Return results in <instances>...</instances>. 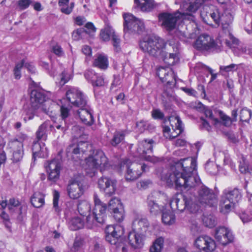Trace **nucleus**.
<instances>
[{"label": "nucleus", "mask_w": 252, "mask_h": 252, "mask_svg": "<svg viewBox=\"0 0 252 252\" xmlns=\"http://www.w3.org/2000/svg\"><path fill=\"white\" fill-rule=\"evenodd\" d=\"M176 35L181 40L184 42H187L188 39L189 37V34L188 32L184 31H182L179 29L176 31Z\"/></svg>", "instance_id": "nucleus-54"}, {"label": "nucleus", "mask_w": 252, "mask_h": 252, "mask_svg": "<svg viewBox=\"0 0 252 252\" xmlns=\"http://www.w3.org/2000/svg\"><path fill=\"white\" fill-rule=\"evenodd\" d=\"M191 197L193 199V202L195 200L201 204L209 206H215L218 202L217 195L214 191L204 185L198 189L197 194L196 196Z\"/></svg>", "instance_id": "nucleus-12"}, {"label": "nucleus", "mask_w": 252, "mask_h": 252, "mask_svg": "<svg viewBox=\"0 0 252 252\" xmlns=\"http://www.w3.org/2000/svg\"><path fill=\"white\" fill-rule=\"evenodd\" d=\"M241 198L240 191L236 188H227L224 189L220 202V211L226 214L229 213L235 204Z\"/></svg>", "instance_id": "nucleus-7"}, {"label": "nucleus", "mask_w": 252, "mask_h": 252, "mask_svg": "<svg viewBox=\"0 0 252 252\" xmlns=\"http://www.w3.org/2000/svg\"><path fill=\"white\" fill-rule=\"evenodd\" d=\"M125 136V134L124 131H116L114 133L113 138L111 141V144L112 145L116 146L124 139Z\"/></svg>", "instance_id": "nucleus-43"}, {"label": "nucleus", "mask_w": 252, "mask_h": 252, "mask_svg": "<svg viewBox=\"0 0 252 252\" xmlns=\"http://www.w3.org/2000/svg\"><path fill=\"white\" fill-rule=\"evenodd\" d=\"M93 86L100 87L105 84L104 78L102 75L97 74L96 78L94 80V82L92 84Z\"/></svg>", "instance_id": "nucleus-57"}, {"label": "nucleus", "mask_w": 252, "mask_h": 252, "mask_svg": "<svg viewBox=\"0 0 252 252\" xmlns=\"http://www.w3.org/2000/svg\"><path fill=\"white\" fill-rule=\"evenodd\" d=\"M134 1L143 11H150L154 6V0H134Z\"/></svg>", "instance_id": "nucleus-37"}, {"label": "nucleus", "mask_w": 252, "mask_h": 252, "mask_svg": "<svg viewBox=\"0 0 252 252\" xmlns=\"http://www.w3.org/2000/svg\"><path fill=\"white\" fill-rule=\"evenodd\" d=\"M215 237L218 242L223 245H226L234 240L232 231L225 227L217 228L216 229Z\"/></svg>", "instance_id": "nucleus-23"}, {"label": "nucleus", "mask_w": 252, "mask_h": 252, "mask_svg": "<svg viewBox=\"0 0 252 252\" xmlns=\"http://www.w3.org/2000/svg\"><path fill=\"white\" fill-rule=\"evenodd\" d=\"M94 208L93 214L87 216L86 221L84 223V225L89 229L94 228L97 223H103L106 218V204L100 200L96 193L94 194Z\"/></svg>", "instance_id": "nucleus-5"}, {"label": "nucleus", "mask_w": 252, "mask_h": 252, "mask_svg": "<svg viewBox=\"0 0 252 252\" xmlns=\"http://www.w3.org/2000/svg\"><path fill=\"white\" fill-rule=\"evenodd\" d=\"M151 184L149 180H143L137 183L136 186L139 189H147L149 186Z\"/></svg>", "instance_id": "nucleus-60"}, {"label": "nucleus", "mask_w": 252, "mask_h": 252, "mask_svg": "<svg viewBox=\"0 0 252 252\" xmlns=\"http://www.w3.org/2000/svg\"><path fill=\"white\" fill-rule=\"evenodd\" d=\"M85 169L90 177L95 175L98 170L103 173L109 170L111 167L108 158L101 150H95L93 154L85 158Z\"/></svg>", "instance_id": "nucleus-4"}, {"label": "nucleus", "mask_w": 252, "mask_h": 252, "mask_svg": "<svg viewBox=\"0 0 252 252\" xmlns=\"http://www.w3.org/2000/svg\"><path fill=\"white\" fill-rule=\"evenodd\" d=\"M93 65L102 70L106 69L108 66V60L107 57L103 54L99 55L94 60Z\"/></svg>", "instance_id": "nucleus-33"}, {"label": "nucleus", "mask_w": 252, "mask_h": 252, "mask_svg": "<svg viewBox=\"0 0 252 252\" xmlns=\"http://www.w3.org/2000/svg\"><path fill=\"white\" fill-rule=\"evenodd\" d=\"M110 213L112 215L113 218L117 222H121L124 219L125 211L124 206L117 208V210L110 212Z\"/></svg>", "instance_id": "nucleus-44"}, {"label": "nucleus", "mask_w": 252, "mask_h": 252, "mask_svg": "<svg viewBox=\"0 0 252 252\" xmlns=\"http://www.w3.org/2000/svg\"><path fill=\"white\" fill-rule=\"evenodd\" d=\"M123 18L125 33L140 34L144 30L145 27L143 21L136 18L133 15L130 13H124Z\"/></svg>", "instance_id": "nucleus-13"}, {"label": "nucleus", "mask_w": 252, "mask_h": 252, "mask_svg": "<svg viewBox=\"0 0 252 252\" xmlns=\"http://www.w3.org/2000/svg\"><path fill=\"white\" fill-rule=\"evenodd\" d=\"M84 221L78 217L72 218L68 222L69 228L72 231H76L83 227Z\"/></svg>", "instance_id": "nucleus-34"}, {"label": "nucleus", "mask_w": 252, "mask_h": 252, "mask_svg": "<svg viewBox=\"0 0 252 252\" xmlns=\"http://www.w3.org/2000/svg\"><path fill=\"white\" fill-rule=\"evenodd\" d=\"M157 199L160 200L163 204L168 202L167 196L166 194L161 191H155L148 196L147 198V205L150 213L157 215L161 211V207L156 202Z\"/></svg>", "instance_id": "nucleus-15"}, {"label": "nucleus", "mask_w": 252, "mask_h": 252, "mask_svg": "<svg viewBox=\"0 0 252 252\" xmlns=\"http://www.w3.org/2000/svg\"><path fill=\"white\" fill-rule=\"evenodd\" d=\"M222 13V11L220 9L217 7H214V9L211 10L209 14L210 16L217 26H219L220 25V20Z\"/></svg>", "instance_id": "nucleus-38"}, {"label": "nucleus", "mask_w": 252, "mask_h": 252, "mask_svg": "<svg viewBox=\"0 0 252 252\" xmlns=\"http://www.w3.org/2000/svg\"><path fill=\"white\" fill-rule=\"evenodd\" d=\"M195 245L198 249L205 252H212L216 247L214 240L206 235L198 237L195 241Z\"/></svg>", "instance_id": "nucleus-24"}, {"label": "nucleus", "mask_w": 252, "mask_h": 252, "mask_svg": "<svg viewBox=\"0 0 252 252\" xmlns=\"http://www.w3.org/2000/svg\"><path fill=\"white\" fill-rule=\"evenodd\" d=\"M59 198L60 193L57 190H55L53 192V207L55 208L56 212L59 211L58 206Z\"/></svg>", "instance_id": "nucleus-61"}, {"label": "nucleus", "mask_w": 252, "mask_h": 252, "mask_svg": "<svg viewBox=\"0 0 252 252\" xmlns=\"http://www.w3.org/2000/svg\"><path fill=\"white\" fill-rule=\"evenodd\" d=\"M170 205L173 210H177L182 212L186 209L192 212L191 208L195 204L190 191H188L183 194L178 193L173 196L170 201Z\"/></svg>", "instance_id": "nucleus-10"}, {"label": "nucleus", "mask_w": 252, "mask_h": 252, "mask_svg": "<svg viewBox=\"0 0 252 252\" xmlns=\"http://www.w3.org/2000/svg\"><path fill=\"white\" fill-rule=\"evenodd\" d=\"M171 128L168 126L163 127L164 136L169 139L177 137L183 131L182 122L178 116L170 117L169 118Z\"/></svg>", "instance_id": "nucleus-14"}, {"label": "nucleus", "mask_w": 252, "mask_h": 252, "mask_svg": "<svg viewBox=\"0 0 252 252\" xmlns=\"http://www.w3.org/2000/svg\"><path fill=\"white\" fill-rule=\"evenodd\" d=\"M31 202L34 207L40 208L44 204V196L40 192H35L31 197Z\"/></svg>", "instance_id": "nucleus-35"}, {"label": "nucleus", "mask_w": 252, "mask_h": 252, "mask_svg": "<svg viewBox=\"0 0 252 252\" xmlns=\"http://www.w3.org/2000/svg\"><path fill=\"white\" fill-rule=\"evenodd\" d=\"M52 52L59 57H63L64 55L63 50L58 44L52 46Z\"/></svg>", "instance_id": "nucleus-53"}, {"label": "nucleus", "mask_w": 252, "mask_h": 252, "mask_svg": "<svg viewBox=\"0 0 252 252\" xmlns=\"http://www.w3.org/2000/svg\"><path fill=\"white\" fill-rule=\"evenodd\" d=\"M239 65L232 63L228 65H220V71L221 73L223 72H233L235 71H236L239 68Z\"/></svg>", "instance_id": "nucleus-47"}, {"label": "nucleus", "mask_w": 252, "mask_h": 252, "mask_svg": "<svg viewBox=\"0 0 252 252\" xmlns=\"http://www.w3.org/2000/svg\"><path fill=\"white\" fill-rule=\"evenodd\" d=\"M252 112L251 110L243 108L240 112V120L243 122H248L251 118Z\"/></svg>", "instance_id": "nucleus-49"}, {"label": "nucleus", "mask_w": 252, "mask_h": 252, "mask_svg": "<svg viewBox=\"0 0 252 252\" xmlns=\"http://www.w3.org/2000/svg\"><path fill=\"white\" fill-rule=\"evenodd\" d=\"M157 74L163 83H165L164 91L169 92L176 83V76L172 69L169 68L159 67L157 71Z\"/></svg>", "instance_id": "nucleus-18"}, {"label": "nucleus", "mask_w": 252, "mask_h": 252, "mask_svg": "<svg viewBox=\"0 0 252 252\" xmlns=\"http://www.w3.org/2000/svg\"><path fill=\"white\" fill-rule=\"evenodd\" d=\"M239 168L240 171L242 173H251V171L249 168L247 159L243 155L241 156V158L239 160Z\"/></svg>", "instance_id": "nucleus-42"}, {"label": "nucleus", "mask_w": 252, "mask_h": 252, "mask_svg": "<svg viewBox=\"0 0 252 252\" xmlns=\"http://www.w3.org/2000/svg\"><path fill=\"white\" fill-rule=\"evenodd\" d=\"M52 125L49 121H46L38 127L36 132V138L38 141L40 140H46L47 139L46 131L48 127H51Z\"/></svg>", "instance_id": "nucleus-32"}, {"label": "nucleus", "mask_w": 252, "mask_h": 252, "mask_svg": "<svg viewBox=\"0 0 252 252\" xmlns=\"http://www.w3.org/2000/svg\"><path fill=\"white\" fill-rule=\"evenodd\" d=\"M113 34H116L114 30L110 25V23L107 21H105V26L101 30L100 36L104 41H108L111 37H113Z\"/></svg>", "instance_id": "nucleus-31"}, {"label": "nucleus", "mask_w": 252, "mask_h": 252, "mask_svg": "<svg viewBox=\"0 0 252 252\" xmlns=\"http://www.w3.org/2000/svg\"><path fill=\"white\" fill-rule=\"evenodd\" d=\"M136 126L139 130L141 132L144 131L145 130L151 129L154 128V126L153 125H151L147 121L144 120L138 122L136 123Z\"/></svg>", "instance_id": "nucleus-48"}, {"label": "nucleus", "mask_w": 252, "mask_h": 252, "mask_svg": "<svg viewBox=\"0 0 252 252\" xmlns=\"http://www.w3.org/2000/svg\"><path fill=\"white\" fill-rule=\"evenodd\" d=\"M206 171L211 175L216 174L219 171V167L217 164L214 162H209L205 165Z\"/></svg>", "instance_id": "nucleus-50"}, {"label": "nucleus", "mask_w": 252, "mask_h": 252, "mask_svg": "<svg viewBox=\"0 0 252 252\" xmlns=\"http://www.w3.org/2000/svg\"><path fill=\"white\" fill-rule=\"evenodd\" d=\"M97 73L92 69L87 70L84 73V76L86 80L91 84L94 82V80L96 78Z\"/></svg>", "instance_id": "nucleus-51"}, {"label": "nucleus", "mask_w": 252, "mask_h": 252, "mask_svg": "<svg viewBox=\"0 0 252 252\" xmlns=\"http://www.w3.org/2000/svg\"><path fill=\"white\" fill-rule=\"evenodd\" d=\"M117 183L115 179L103 175L98 180V187L105 195L110 196L116 191Z\"/></svg>", "instance_id": "nucleus-19"}, {"label": "nucleus", "mask_w": 252, "mask_h": 252, "mask_svg": "<svg viewBox=\"0 0 252 252\" xmlns=\"http://www.w3.org/2000/svg\"><path fill=\"white\" fill-rule=\"evenodd\" d=\"M51 94L43 90L34 89L30 94V104L33 107H38L46 114L50 112L52 100L50 99Z\"/></svg>", "instance_id": "nucleus-8"}, {"label": "nucleus", "mask_w": 252, "mask_h": 252, "mask_svg": "<svg viewBox=\"0 0 252 252\" xmlns=\"http://www.w3.org/2000/svg\"><path fill=\"white\" fill-rule=\"evenodd\" d=\"M204 114L206 117H208L212 120L214 125L217 126L218 124L220 123V121L218 119L214 118L212 111L211 109L209 108L205 109Z\"/></svg>", "instance_id": "nucleus-58"}, {"label": "nucleus", "mask_w": 252, "mask_h": 252, "mask_svg": "<svg viewBox=\"0 0 252 252\" xmlns=\"http://www.w3.org/2000/svg\"><path fill=\"white\" fill-rule=\"evenodd\" d=\"M78 211L81 216H86L90 214L91 210L90 203L86 200L80 201L78 204Z\"/></svg>", "instance_id": "nucleus-36"}, {"label": "nucleus", "mask_w": 252, "mask_h": 252, "mask_svg": "<svg viewBox=\"0 0 252 252\" xmlns=\"http://www.w3.org/2000/svg\"><path fill=\"white\" fill-rule=\"evenodd\" d=\"M31 3V0H19L18 2V6L20 10H23L28 8Z\"/></svg>", "instance_id": "nucleus-59"}, {"label": "nucleus", "mask_w": 252, "mask_h": 252, "mask_svg": "<svg viewBox=\"0 0 252 252\" xmlns=\"http://www.w3.org/2000/svg\"><path fill=\"white\" fill-rule=\"evenodd\" d=\"M164 239L162 237L157 238L150 249V252H160L163 247Z\"/></svg>", "instance_id": "nucleus-41"}, {"label": "nucleus", "mask_w": 252, "mask_h": 252, "mask_svg": "<svg viewBox=\"0 0 252 252\" xmlns=\"http://www.w3.org/2000/svg\"><path fill=\"white\" fill-rule=\"evenodd\" d=\"M220 117V119L223 122V124L226 126H230L233 122L232 119L229 116L226 115L222 111L219 112Z\"/></svg>", "instance_id": "nucleus-55"}, {"label": "nucleus", "mask_w": 252, "mask_h": 252, "mask_svg": "<svg viewBox=\"0 0 252 252\" xmlns=\"http://www.w3.org/2000/svg\"><path fill=\"white\" fill-rule=\"evenodd\" d=\"M196 160L188 157L175 163V171L170 174L168 180L174 182L177 187L191 188L199 181L196 177Z\"/></svg>", "instance_id": "nucleus-2"}, {"label": "nucleus", "mask_w": 252, "mask_h": 252, "mask_svg": "<svg viewBox=\"0 0 252 252\" xmlns=\"http://www.w3.org/2000/svg\"><path fill=\"white\" fill-rule=\"evenodd\" d=\"M72 76L68 73L65 70L63 71L61 75L60 85L63 86L67 83L71 78Z\"/></svg>", "instance_id": "nucleus-56"}, {"label": "nucleus", "mask_w": 252, "mask_h": 252, "mask_svg": "<svg viewBox=\"0 0 252 252\" xmlns=\"http://www.w3.org/2000/svg\"><path fill=\"white\" fill-rule=\"evenodd\" d=\"M162 220L164 224L171 225L175 222V216L172 212L166 211L162 213Z\"/></svg>", "instance_id": "nucleus-39"}, {"label": "nucleus", "mask_w": 252, "mask_h": 252, "mask_svg": "<svg viewBox=\"0 0 252 252\" xmlns=\"http://www.w3.org/2000/svg\"><path fill=\"white\" fill-rule=\"evenodd\" d=\"M151 113L152 117L155 119L162 120L164 117V114L158 109H153Z\"/></svg>", "instance_id": "nucleus-63"}, {"label": "nucleus", "mask_w": 252, "mask_h": 252, "mask_svg": "<svg viewBox=\"0 0 252 252\" xmlns=\"http://www.w3.org/2000/svg\"><path fill=\"white\" fill-rule=\"evenodd\" d=\"M38 109L39 108L33 107L31 104L24 105L22 113L24 121L26 122L33 119Z\"/></svg>", "instance_id": "nucleus-30"}, {"label": "nucleus", "mask_w": 252, "mask_h": 252, "mask_svg": "<svg viewBox=\"0 0 252 252\" xmlns=\"http://www.w3.org/2000/svg\"><path fill=\"white\" fill-rule=\"evenodd\" d=\"M45 167L48 174V181L51 183V185L55 184L60 177L62 168L61 161L59 159L54 158L48 161Z\"/></svg>", "instance_id": "nucleus-17"}, {"label": "nucleus", "mask_w": 252, "mask_h": 252, "mask_svg": "<svg viewBox=\"0 0 252 252\" xmlns=\"http://www.w3.org/2000/svg\"><path fill=\"white\" fill-rule=\"evenodd\" d=\"M128 240L129 245L134 249L140 248L143 245V235L135 231L129 233Z\"/></svg>", "instance_id": "nucleus-28"}, {"label": "nucleus", "mask_w": 252, "mask_h": 252, "mask_svg": "<svg viewBox=\"0 0 252 252\" xmlns=\"http://www.w3.org/2000/svg\"><path fill=\"white\" fill-rule=\"evenodd\" d=\"M69 149L74 155L84 154L88 150H92V146L85 141H79L77 145L70 146Z\"/></svg>", "instance_id": "nucleus-29"}, {"label": "nucleus", "mask_w": 252, "mask_h": 252, "mask_svg": "<svg viewBox=\"0 0 252 252\" xmlns=\"http://www.w3.org/2000/svg\"><path fill=\"white\" fill-rule=\"evenodd\" d=\"M205 0H184L181 3L180 10L173 13L164 12L158 16L163 28L168 31L174 29L177 25L186 21L194 22V14L204 4Z\"/></svg>", "instance_id": "nucleus-1"}, {"label": "nucleus", "mask_w": 252, "mask_h": 252, "mask_svg": "<svg viewBox=\"0 0 252 252\" xmlns=\"http://www.w3.org/2000/svg\"><path fill=\"white\" fill-rule=\"evenodd\" d=\"M84 245V241L83 239L79 237H76L75 238L71 251L73 252H77L83 248Z\"/></svg>", "instance_id": "nucleus-46"}, {"label": "nucleus", "mask_w": 252, "mask_h": 252, "mask_svg": "<svg viewBox=\"0 0 252 252\" xmlns=\"http://www.w3.org/2000/svg\"><path fill=\"white\" fill-rule=\"evenodd\" d=\"M126 167L125 178L126 181H134L141 176L144 172H146L148 167L142 163L131 161L129 159H126L121 163V167Z\"/></svg>", "instance_id": "nucleus-11"}, {"label": "nucleus", "mask_w": 252, "mask_h": 252, "mask_svg": "<svg viewBox=\"0 0 252 252\" xmlns=\"http://www.w3.org/2000/svg\"><path fill=\"white\" fill-rule=\"evenodd\" d=\"M66 96L71 104L79 108L89 105L87 96L77 88H72L69 89L66 93Z\"/></svg>", "instance_id": "nucleus-16"}, {"label": "nucleus", "mask_w": 252, "mask_h": 252, "mask_svg": "<svg viewBox=\"0 0 252 252\" xmlns=\"http://www.w3.org/2000/svg\"><path fill=\"white\" fill-rule=\"evenodd\" d=\"M105 239L112 245L116 244L118 239L124 234L123 228L120 225H108L105 229Z\"/></svg>", "instance_id": "nucleus-22"}, {"label": "nucleus", "mask_w": 252, "mask_h": 252, "mask_svg": "<svg viewBox=\"0 0 252 252\" xmlns=\"http://www.w3.org/2000/svg\"><path fill=\"white\" fill-rule=\"evenodd\" d=\"M240 218L244 223L252 221V205L249 207L247 211L240 214Z\"/></svg>", "instance_id": "nucleus-45"}, {"label": "nucleus", "mask_w": 252, "mask_h": 252, "mask_svg": "<svg viewBox=\"0 0 252 252\" xmlns=\"http://www.w3.org/2000/svg\"><path fill=\"white\" fill-rule=\"evenodd\" d=\"M112 41L114 50L117 52L120 51L121 49L120 46L121 40L119 36L116 34H113Z\"/></svg>", "instance_id": "nucleus-52"}, {"label": "nucleus", "mask_w": 252, "mask_h": 252, "mask_svg": "<svg viewBox=\"0 0 252 252\" xmlns=\"http://www.w3.org/2000/svg\"><path fill=\"white\" fill-rule=\"evenodd\" d=\"M122 207H123V205L121 200L117 197H113L109 202L108 210L111 212L117 210V208Z\"/></svg>", "instance_id": "nucleus-40"}, {"label": "nucleus", "mask_w": 252, "mask_h": 252, "mask_svg": "<svg viewBox=\"0 0 252 252\" xmlns=\"http://www.w3.org/2000/svg\"><path fill=\"white\" fill-rule=\"evenodd\" d=\"M140 47L141 50L154 57L161 56L164 62L169 65H174L178 60V55L175 53H165L163 49L165 46L164 41L158 36H151L145 40L140 42ZM179 43L177 42L173 46V50L175 52L178 51Z\"/></svg>", "instance_id": "nucleus-3"}, {"label": "nucleus", "mask_w": 252, "mask_h": 252, "mask_svg": "<svg viewBox=\"0 0 252 252\" xmlns=\"http://www.w3.org/2000/svg\"><path fill=\"white\" fill-rule=\"evenodd\" d=\"M223 38L221 34H220L219 38L215 40L211 36L207 34H202L196 39L194 47L201 52H211L218 51L223 42L221 40Z\"/></svg>", "instance_id": "nucleus-6"}, {"label": "nucleus", "mask_w": 252, "mask_h": 252, "mask_svg": "<svg viewBox=\"0 0 252 252\" xmlns=\"http://www.w3.org/2000/svg\"><path fill=\"white\" fill-rule=\"evenodd\" d=\"M77 114L80 120L85 124L89 126L93 125L94 122L92 110L89 105L79 108Z\"/></svg>", "instance_id": "nucleus-26"}, {"label": "nucleus", "mask_w": 252, "mask_h": 252, "mask_svg": "<svg viewBox=\"0 0 252 252\" xmlns=\"http://www.w3.org/2000/svg\"><path fill=\"white\" fill-rule=\"evenodd\" d=\"M74 2H71L69 5L68 4L67 6H65L60 8V10L63 13L66 15H69L72 12L74 7Z\"/></svg>", "instance_id": "nucleus-62"}, {"label": "nucleus", "mask_w": 252, "mask_h": 252, "mask_svg": "<svg viewBox=\"0 0 252 252\" xmlns=\"http://www.w3.org/2000/svg\"><path fill=\"white\" fill-rule=\"evenodd\" d=\"M66 189L68 196L73 199L79 198L84 192V188L82 183L74 178L68 181Z\"/></svg>", "instance_id": "nucleus-20"}, {"label": "nucleus", "mask_w": 252, "mask_h": 252, "mask_svg": "<svg viewBox=\"0 0 252 252\" xmlns=\"http://www.w3.org/2000/svg\"><path fill=\"white\" fill-rule=\"evenodd\" d=\"M203 221L205 226L210 228L214 227L216 224V221L212 217H204Z\"/></svg>", "instance_id": "nucleus-64"}, {"label": "nucleus", "mask_w": 252, "mask_h": 252, "mask_svg": "<svg viewBox=\"0 0 252 252\" xmlns=\"http://www.w3.org/2000/svg\"><path fill=\"white\" fill-rule=\"evenodd\" d=\"M233 20V15L229 12H222L220 24H221L222 30L225 35H223L222 33L220 34L223 36V38L220 41L224 42L227 46L230 48L238 45L239 42L238 40L230 32V25Z\"/></svg>", "instance_id": "nucleus-9"}, {"label": "nucleus", "mask_w": 252, "mask_h": 252, "mask_svg": "<svg viewBox=\"0 0 252 252\" xmlns=\"http://www.w3.org/2000/svg\"><path fill=\"white\" fill-rule=\"evenodd\" d=\"M7 146L12 152L13 161L15 162L21 161L24 155L23 144L17 140L9 141Z\"/></svg>", "instance_id": "nucleus-25"}, {"label": "nucleus", "mask_w": 252, "mask_h": 252, "mask_svg": "<svg viewBox=\"0 0 252 252\" xmlns=\"http://www.w3.org/2000/svg\"><path fill=\"white\" fill-rule=\"evenodd\" d=\"M154 141L152 139H146L144 141L139 142L138 148L137 149V155L136 156L139 157L141 159L146 160L155 162V158L150 156H146L147 154L152 152L153 143Z\"/></svg>", "instance_id": "nucleus-21"}, {"label": "nucleus", "mask_w": 252, "mask_h": 252, "mask_svg": "<svg viewBox=\"0 0 252 252\" xmlns=\"http://www.w3.org/2000/svg\"><path fill=\"white\" fill-rule=\"evenodd\" d=\"M33 158L35 159V157L46 158L48 155V150L45 146L44 143L37 141L34 142L32 148Z\"/></svg>", "instance_id": "nucleus-27"}]
</instances>
